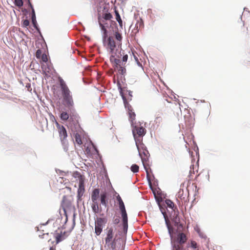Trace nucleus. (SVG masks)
Wrapping results in <instances>:
<instances>
[{
	"label": "nucleus",
	"instance_id": "obj_1",
	"mask_svg": "<svg viewBox=\"0 0 250 250\" xmlns=\"http://www.w3.org/2000/svg\"><path fill=\"white\" fill-rule=\"evenodd\" d=\"M103 39L104 45L110 55V62L119 64V58L122 56L121 47L123 37L121 34L116 31L109 37L107 35L105 37L103 36Z\"/></svg>",
	"mask_w": 250,
	"mask_h": 250
},
{
	"label": "nucleus",
	"instance_id": "obj_2",
	"mask_svg": "<svg viewBox=\"0 0 250 250\" xmlns=\"http://www.w3.org/2000/svg\"><path fill=\"white\" fill-rule=\"evenodd\" d=\"M169 229L171 250H190V248L196 250L198 248L195 241L190 240L187 243L188 237L184 233L179 230L173 232Z\"/></svg>",
	"mask_w": 250,
	"mask_h": 250
},
{
	"label": "nucleus",
	"instance_id": "obj_3",
	"mask_svg": "<svg viewBox=\"0 0 250 250\" xmlns=\"http://www.w3.org/2000/svg\"><path fill=\"white\" fill-rule=\"evenodd\" d=\"M165 203L167 207L171 208L174 211V215H175V218L174 220L175 222V226H176V229L174 228L170 223V222L167 217V216H164L166 224L167 227V228L168 231H169V229H170L173 232H176V231H180L186 234V235L188 236V233L186 232L185 230H184L183 226L181 224H179L180 219L178 217V210L176 206H175L174 203L169 199H166L165 200ZM168 233L170 235L169 231H168Z\"/></svg>",
	"mask_w": 250,
	"mask_h": 250
},
{
	"label": "nucleus",
	"instance_id": "obj_4",
	"mask_svg": "<svg viewBox=\"0 0 250 250\" xmlns=\"http://www.w3.org/2000/svg\"><path fill=\"white\" fill-rule=\"evenodd\" d=\"M104 237V247L107 250H116L119 249L121 246V239L117 237L115 234V230L112 227L107 228L105 229Z\"/></svg>",
	"mask_w": 250,
	"mask_h": 250
},
{
	"label": "nucleus",
	"instance_id": "obj_5",
	"mask_svg": "<svg viewBox=\"0 0 250 250\" xmlns=\"http://www.w3.org/2000/svg\"><path fill=\"white\" fill-rule=\"evenodd\" d=\"M58 80L61 88L63 104L68 108L72 107L74 102L70 89L62 77H59Z\"/></svg>",
	"mask_w": 250,
	"mask_h": 250
},
{
	"label": "nucleus",
	"instance_id": "obj_6",
	"mask_svg": "<svg viewBox=\"0 0 250 250\" xmlns=\"http://www.w3.org/2000/svg\"><path fill=\"white\" fill-rule=\"evenodd\" d=\"M132 126V133L134 138L135 143L139 154L142 158V160L144 161L141 152L140 151L139 145L141 144L142 141V138L146 134V130L140 123H133Z\"/></svg>",
	"mask_w": 250,
	"mask_h": 250
},
{
	"label": "nucleus",
	"instance_id": "obj_7",
	"mask_svg": "<svg viewBox=\"0 0 250 250\" xmlns=\"http://www.w3.org/2000/svg\"><path fill=\"white\" fill-rule=\"evenodd\" d=\"M73 201V198L71 195H65L63 197L60 209V214L62 216L61 210L62 209L65 216V223L68 220V215L75 210V206L72 204Z\"/></svg>",
	"mask_w": 250,
	"mask_h": 250
},
{
	"label": "nucleus",
	"instance_id": "obj_8",
	"mask_svg": "<svg viewBox=\"0 0 250 250\" xmlns=\"http://www.w3.org/2000/svg\"><path fill=\"white\" fill-rule=\"evenodd\" d=\"M73 177L79 182V188L78 189L77 198L78 200H81L82 197L84 192V181L85 177L82 175L79 172L75 171L73 173Z\"/></svg>",
	"mask_w": 250,
	"mask_h": 250
},
{
	"label": "nucleus",
	"instance_id": "obj_9",
	"mask_svg": "<svg viewBox=\"0 0 250 250\" xmlns=\"http://www.w3.org/2000/svg\"><path fill=\"white\" fill-rule=\"evenodd\" d=\"M56 125L59 133L61 141L63 146V148L65 150L67 151L68 150V142L66 140L67 137L66 130L63 125H61L57 122H56Z\"/></svg>",
	"mask_w": 250,
	"mask_h": 250
},
{
	"label": "nucleus",
	"instance_id": "obj_10",
	"mask_svg": "<svg viewBox=\"0 0 250 250\" xmlns=\"http://www.w3.org/2000/svg\"><path fill=\"white\" fill-rule=\"evenodd\" d=\"M118 204L121 211L123 230L125 232H126L128 229V217L125 206L123 201H120V202H119Z\"/></svg>",
	"mask_w": 250,
	"mask_h": 250
},
{
	"label": "nucleus",
	"instance_id": "obj_11",
	"mask_svg": "<svg viewBox=\"0 0 250 250\" xmlns=\"http://www.w3.org/2000/svg\"><path fill=\"white\" fill-rule=\"evenodd\" d=\"M100 196L99 189L95 188L91 193V200L92 201L91 208L95 214L98 213L100 212L99 206L98 202Z\"/></svg>",
	"mask_w": 250,
	"mask_h": 250
},
{
	"label": "nucleus",
	"instance_id": "obj_12",
	"mask_svg": "<svg viewBox=\"0 0 250 250\" xmlns=\"http://www.w3.org/2000/svg\"><path fill=\"white\" fill-rule=\"evenodd\" d=\"M106 219L104 218L98 217L95 221V232L97 235L101 233L103 226L106 223Z\"/></svg>",
	"mask_w": 250,
	"mask_h": 250
},
{
	"label": "nucleus",
	"instance_id": "obj_13",
	"mask_svg": "<svg viewBox=\"0 0 250 250\" xmlns=\"http://www.w3.org/2000/svg\"><path fill=\"white\" fill-rule=\"evenodd\" d=\"M98 22L99 24V25L101 28V30H102L103 33V36H106L107 34V28H108L109 24L110 23L114 22V23H116L115 21H108L106 20H103L100 19L98 18Z\"/></svg>",
	"mask_w": 250,
	"mask_h": 250
},
{
	"label": "nucleus",
	"instance_id": "obj_14",
	"mask_svg": "<svg viewBox=\"0 0 250 250\" xmlns=\"http://www.w3.org/2000/svg\"><path fill=\"white\" fill-rule=\"evenodd\" d=\"M125 107L128 110V114L129 116V120L131 125H133L134 121L135 119L136 114L133 111L132 107L128 104L126 102H125Z\"/></svg>",
	"mask_w": 250,
	"mask_h": 250
},
{
	"label": "nucleus",
	"instance_id": "obj_15",
	"mask_svg": "<svg viewBox=\"0 0 250 250\" xmlns=\"http://www.w3.org/2000/svg\"><path fill=\"white\" fill-rule=\"evenodd\" d=\"M119 64H116L115 62H111L113 64V66L118 69V72L123 75H124L126 73V69L125 67V65H122L121 64V61H120V58H119Z\"/></svg>",
	"mask_w": 250,
	"mask_h": 250
},
{
	"label": "nucleus",
	"instance_id": "obj_16",
	"mask_svg": "<svg viewBox=\"0 0 250 250\" xmlns=\"http://www.w3.org/2000/svg\"><path fill=\"white\" fill-rule=\"evenodd\" d=\"M100 201L102 205L106 207L108 204L107 193L106 192H103L100 194Z\"/></svg>",
	"mask_w": 250,
	"mask_h": 250
},
{
	"label": "nucleus",
	"instance_id": "obj_17",
	"mask_svg": "<svg viewBox=\"0 0 250 250\" xmlns=\"http://www.w3.org/2000/svg\"><path fill=\"white\" fill-rule=\"evenodd\" d=\"M68 127L72 128V125H75L78 124L77 116L73 114H70L68 119Z\"/></svg>",
	"mask_w": 250,
	"mask_h": 250
},
{
	"label": "nucleus",
	"instance_id": "obj_18",
	"mask_svg": "<svg viewBox=\"0 0 250 250\" xmlns=\"http://www.w3.org/2000/svg\"><path fill=\"white\" fill-rule=\"evenodd\" d=\"M239 34L243 37H247L249 36V33L248 32V28L244 26V24L243 23V25L239 30Z\"/></svg>",
	"mask_w": 250,
	"mask_h": 250
},
{
	"label": "nucleus",
	"instance_id": "obj_19",
	"mask_svg": "<svg viewBox=\"0 0 250 250\" xmlns=\"http://www.w3.org/2000/svg\"><path fill=\"white\" fill-rule=\"evenodd\" d=\"M144 27V22L142 19L139 18L135 24V28L137 31L141 30Z\"/></svg>",
	"mask_w": 250,
	"mask_h": 250
},
{
	"label": "nucleus",
	"instance_id": "obj_20",
	"mask_svg": "<svg viewBox=\"0 0 250 250\" xmlns=\"http://www.w3.org/2000/svg\"><path fill=\"white\" fill-rule=\"evenodd\" d=\"M98 18L103 20L111 21V19L112 18V16L110 13H105L102 17L99 16Z\"/></svg>",
	"mask_w": 250,
	"mask_h": 250
},
{
	"label": "nucleus",
	"instance_id": "obj_21",
	"mask_svg": "<svg viewBox=\"0 0 250 250\" xmlns=\"http://www.w3.org/2000/svg\"><path fill=\"white\" fill-rule=\"evenodd\" d=\"M121 54L122 56L120 58L121 64L122 65H125L128 59V55L127 54H125L124 51L123 52H121Z\"/></svg>",
	"mask_w": 250,
	"mask_h": 250
},
{
	"label": "nucleus",
	"instance_id": "obj_22",
	"mask_svg": "<svg viewBox=\"0 0 250 250\" xmlns=\"http://www.w3.org/2000/svg\"><path fill=\"white\" fill-rule=\"evenodd\" d=\"M115 13L116 16V20L118 22L119 25L121 27L123 26V21L121 18L120 15L118 12V11L116 10H115Z\"/></svg>",
	"mask_w": 250,
	"mask_h": 250
},
{
	"label": "nucleus",
	"instance_id": "obj_23",
	"mask_svg": "<svg viewBox=\"0 0 250 250\" xmlns=\"http://www.w3.org/2000/svg\"><path fill=\"white\" fill-rule=\"evenodd\" d=\"M70 115L66 112H62L60 115V118L62 120L66 121L68 120Z\"/></svg>",
	"mask_w": 250,
	"mask_h": 250
},
{
	"label": "nucleus",
	"instance_id": "obj_24",
	"mask_svg": "<svg viewBox=\"0 0 250 250\" xmlns=\"http://www.w3.org/2000/svg\"><path fill=\"white\" fill-rule=\"evenodd\" d=\"M75 142L78 145H81L83 144L81 135L78 133H76L74 136Z\"/></svg>",
	"mask_w": 250,
	"mask_h": 250
},
{
	"label": "nucleus",
	"instance_id": "obj_25",
	"mask_svg": "<svg viewBox=\"0 0 250 250\" xmlns=\"http://www.w3.org/2000/svg\"><path fill=\"white\" fill-rule=\"evenodd\" d=\"M41 67L44 73H49L51 71L50 67L45 64H42Z\"/></svg>",
	"mask_w": 250,
	"mask_h": 250
},
{
	"label": "nucleus",
	"instance_id": "obj_26",
	"mask_svg": "<svg viewBox=\"0 0 250 250\" xmlns=\"http://www.w3.org/2000/svg\"><path fill=\"white\" fill-rule=\"evenodd\" d=\"M139 169V167L136 164H133L131 167V170L134 173L138 172Z\"/></svg>",
	"mask_w": 250,
	"mask_h": 250
},
{
	"label": "nucleus",
	"instance_id": "obj_27",
	"mask_svg": "<svg viewBox=\"0 0 250 250\" xmlns=\"http://www.w3.org/2000/svg\"><path fill=\"white\" fill-rule=\"evenodd\" d=\"M32 21L34 26H36V16H35V12L34 9H33V10L32 11Z\"/></svg>",
	"mask_w": 250,
	"mask_h": 250
},
{
	"label": "nucleus",
	"instance_id": "obj_28",
	"mask_svg": "<svg viewBox=\"0 0 250 250\" xmlns=\"http://www.w3.org/2000/svg\"><path fill=\"white\" fill-rule=\"evenodd\" d=\"M55 237L56 241V243L58 244L60 242L62 241V235L60 233H56L55 235Z\"/></svg>",
	"mask_w": 250,
	"mask_h": 250
},
{
	"label": "nucleus",
	"instance_id": "obj_29",
	"mask_svg": "<svg viewBox=\"0 0 250 250\" xmlns=\"http://www.w3.org/2000/svg\"><path fill=\"white\" fill-rule=\"evenodd\" d=\"M14 3L16 6L21 7L23 5L22 0H15Z\"/></svg>",
	"mask_w": 250,
	"mask_h": 250
},
{
	"label": "nucleus",
	"instance_id": "obj_30",
	"mask_svg": "<svg viewBox=\"0 0 250 250\" xmlns=\"http://www.w3.org/2000/svg\"><path fill=\"white\" fill-rule=\"evenodd\" d=\"M42 55V51L40 49H38L37 50V51H36V57L37 58V59H40L41 56Z\"/></svg>",
	"mask_w": 250,
	"mask_h": 250
},
{
	"label": "nucleus",
	"instance_id": "obj_31",
	"mask_svg": "<svg viewBox=\"0 0 250 250\" xmlns=\"http://www.w3.org/2000/svg\"><path fill=\"white\" fill-rule=\"evenodd\" d=\"M41 58L43 62H46L48 61L47 56L45 54H42Z\"/></svg>",
	"mask_w": 250,
	"mask_h": 250
},
{
	"label": "nucleus",
	"instance_id": "obj_32",
	"mask_svg": "<svg viewBox=\"0 0 250 250\" xmlns=\"http://www.w3.org/2000/svg\"><path fill=\"white\" fill-rule=\"evenodd\" d=\"M29 21L28 20H24L23 21V22H22V26L23 27H27L29 25Z\"/></svg>",
	"mask_w": 250,
	"mask_h": 250
},
{
	"label": "nucleus",
	"instance_id": "obj_33",
	"mask_svg": "<svg viewBox=\"0 0 250 250\" xmlns=\"http://www.w3.org/2000/svg\"><path fill=\"white\" fill-rule=\"evenodd\" d=\"M119 222H120V219H119V218L118 217H116V218H113V223L114 224L117 225Z\"/></svg>",
	"mask_w": 250,
	"mask_h": 250
},
{
	"label": "nucleus",
	"instance_id": "obj_34",
	"mask_svg": "<svg viewBox=\"0 0 250 250\" xmlns=\"http://www.w3.org/2000/svg\"><path fill=\"white\" fill-rule=\"evenodd\" d=\"M117 200L118 202H120V201H123L121 197L120 196V195H118L117 196Z\"/></svg>",
	"mask_w": 250,
	"mask_h": 250
},
{
	"label": "nucleus",
	"instance_id": "obj_35",
	"mask_svg": "<svg viewBox=\"0 0 250 250\" xmlns=\"http://www.w3.org/2000/svg\"><path fill=\"white\" fill-rule=\"evenodd\" d=\"M28 4H29V6L31 8L32 11L33 9H34V8H33V6H32V5L30 0H29V1H28Z\"/></svg>",
	"mask_w": 250,
	"mask_h": 250
},
{
	"label": "nucleus",
	"instance_id": "obj_36",
	"mask_svg": "<svg viewBox=\"0 0 250 250\" xmlns=\"http://www.w3.org/2000/svg\"><path fill=\"white\" fill-rule=\"evenodd\" d=\"M183 192V190H180L179 192H178V197H180V198H182V194H181V192Z\"/></svg>",
	"mask_w": 250,
	"mask_h": 250
},
{
	"label": "nucleus",
	"instance_id": "obj_37",
	"mask_svg": "<svg viewBox=\"0 0 250 250\" xmlns=\"http://www.w3.org/2000/svg\"><path fill=\"white\" fill-rule=\"evenodd\" d=\"M48 236V233H44L42 236V238H45L46 236Z\"/></svg>",
	"mask_w": 250,
	"mask_h": 250
},
{
	"label": "nucleus",
	"instance_id": "obj_38",
	"mask_svg": "<svg viewBox=\"0 0 250 250\" xmlns=\"http://www.w3.org/2000/svg\"><path fill=\"white\" fill-rule=\"evenodd\" d=\"M49 250H56V248L53 247H50Z\"/></svg>",
	"mask_w": 250,
	"mask_h": 250
},
{
	"label": "nucleus",
	"instance_id": "obj_39",
	"mask_svg": "<svg viewBox=\"0 0 250 250\" xmlns=\"http://www.w3.org/2000/svg\"><path fill=\"white\" fill-rule=\"evenodd\" d=\"M148 181H149V183L150 186L151 187V183L150 182V179L148 180Z\"/></svg>",
	"mask_w": 250,
	"mask_h": 250
},
{
	"label": "nucleus",
	"instance_id": "obj_40",
	"mask_svg": "<svg viewBox=\"0 0 250 250\" xmlns=\"http://www.w3.org/2000/svg\"><path fill=\"white\" fill-rule=\"evenodd\" d=\"M136 61L138 62V63H139V64H140V62H138V60L137 59H136Z\"/></svg>",
	"mask_w": 250,
	"mask_h": 250
},
{
	"label": "nucleus",
	"instance_id": "obj_41",
	"mask_svg": "<svg viewBox=\"0 0 250 250\" xmlns=\"http://www.w3.org/2000/svg\"><path fill=\"white\" fill-rule=\"evenodd\" d=\"M143 153H144V155H146V152H144Z\"/></svg>",
	"mask_w": 250,
	"mask_h": 250
},
{
	"label": "nucleus",
	"instance_id": "obj_42",
	"mask_svg": "<svg viewBox=\"0 0 250 250\" xmlns=\"http://www.w3.org/2000/svg\"><path fill=\"white\" fill-rule=\"evenodd\" d=\"M28 1H29V0H27Z\"/></svg>",
	"mask_w": 250,
	"mask_h": 250
}]
</instances>
